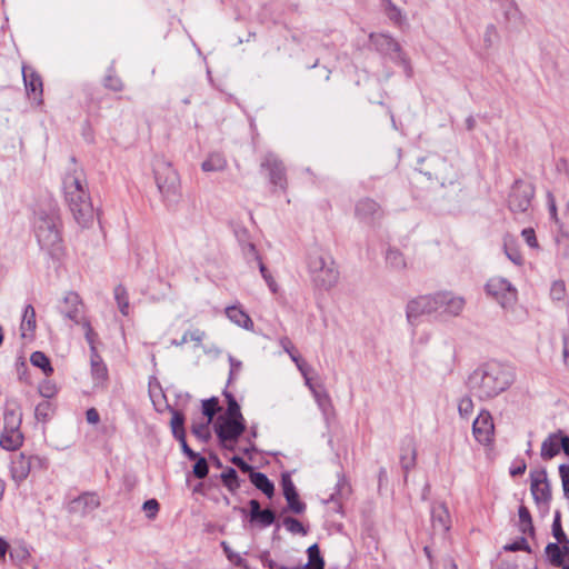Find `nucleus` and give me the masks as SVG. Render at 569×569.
<instances>
[{
  "label": "nucleus",
  "mask_w": 569,
  "mask_h": 569,
  "mask_svg": "<svg viewBox=\"0 0 569 569\" xmlns=\"http://www.w3.org/2000/svg\"><path fill=\"white\" fill-rule=\"evenodd\" d=\"M158 190L166 200H174L179 196L180 179L178 172L168 162H161L154 169Z\"/></svg>",
  "instance_id": "5"
},
{
  "label": "nucleus",
  "mask_w": 569,
  "mask_h": 569,
  "mask_svg": "<svg viewBox=\"0 0 569 569\" xmlns=\"http://www.w3.org/2000/svg\"><path fill=\"white\" fill-rule=\"evenodd\" d=\"M562 360L566 366H569V333L562 336Z\"/></svg>",
  "instance_id": "64"
},
{
  "label": "nucleus",
  "mask_w": 569,
  "mask_h": 569,
  "mask_svg": "<svg viewBox=\"0 0 569 569\" xmlns=\"http://www.w3.org/2000/svg\"><path fill=\"white\" fill-rule=\"evenodd\" d=\"M501 23L506 28H518L523 23L525 16L515 0H498Z\"/></svg>",
  "instance_id": "15"
},
{
  "label": "nucleus",
  "mask_w": 569,
  "mask_h": 569,
  "mask_svg": "<svg viewBox=\"0 0 569 569\" xmlns=\"http://www.w3.org/2000/svg\"><path fill=\"white\" fill-rule=\"evenodd\" d=\"M23 442V435L20 429L3 428L0 435V446L6 450H16Z\"/></svg>",
  "instance_id": "24"
},
{
  "label": "nucleus",
  "mask_w": 569,
  "mask_h": 569,
  "mask_svg": "<svg viewBox=\"0 0 569 569\" xmlns=\"http://www.w3.org/2000/svg\"><path fill=\"white\" fill-rule=\"evenodd\" d=\"M218 400L216 398H210L202 402V412L207 417V421L211 422L214 415L219 410Z\"/></svg>",
  "instance_id": "47"
},
{
  "label": "nucleus",
  "mask_w": 569,
  "mask_h": 569,
  "mask_svg": "<svg viewBox=\"0 0 569 569\" xmlns=\"http://www.w3.org/2000/svg\"><path fill=\"white\" fill-rule=\"evenodd\" d=\"M211 422H208L207 420L201 423H193L192 425V433L200 440L207 441L210 438V429L209 425Z\"/></svg>",
  "instance_id": "48"
},
{
  "label": "nucleus",
  "mask_w": 569,
  "mask_h": 569,
  "mask_svg": "<svg viewBox=\"0 0 569 569\" xmlns=\"http://www.w3.org/2000/svg\"><path fill=\"white\" fill-rule=\"evenodd\" d=\"M549 297L556 303H560L563 306L568 305V295H567L565 281H562V280L552 281V283L550 286Z\"/></svg>",
  "instance_id": "32"
},
{
  "label": "nucleus",
  "mask_w": 569,
  "mask_h": 569,
  "mask_svg": "<svg viewBox=\"0 0 569 569\" xmlns=\"http://www.w3.org/2000/svg\"><path fill=\"white\" fill-rule=\"evenodd\" d=\"M486 292L503 309L511 308L517 301V289L505 278L492 277L486 283Z\"/></svg>",
  "instance_id": "6"
},
{
  "label": "nucleus",
  "mask_w": 569,
  "mask_h": 569,
  "mask_svg": "<svg viewBox=\"0 0 569 569\" xmlns=\"http://www.w3.org/2000/svg\"><path fill=\"white\" fill-rule=\"evenodd\" d=\"M298 370L302 375L305 379V385L308 387L311 393H315V391L319 390L322 387L312 383L311 378L309 377V372L311 371L310 366H308L307 363H299Z\"/></svg>",
  "instance_id": "49"
},
{
  "label": "nucleus",
  "mask_w": 569,
  "mask_h": 569,
  "mask_svg": "<svg viewBox=\"0 0 569 569\" xmlns=\"http://www.w3.org/2000/svg\"><path fill=\"white\" fill-rule=\"evenodd\" d=\"M552 535L558 543H563V542L569 543V539L561 527L560 511H556V513H555V519L552 522Z\"/></svg>",
  "instance_id": "43"
},
{
  "label": "nucleus",
  "mask_w": 569,
  "mask_h": 569,
  "mask_svg": "<svg viewBox=\"0 0 569 569\" xmlns=\"http://www.w3.org/2000/svg\"><path fill=\"white\" fill-rule=\"evenodd\" d=\"M535 189L531 183L516 181L508 199V206L513 214L527 213L531 208Z\"/></svg>",
  "instance_id": "7"
},
{
  "label": "nucleus",
  "mask_w": 569,
  "mask_h": 569,
  "mask_svg": "<svg viewBox=\"0 0 569 569\" xmlns=\"http://www.w3.org/2000/svg\"><path fill=\"white\" fill-rule=\"evenodd\" d=\"M386 13L388 18L393 21L396 24H401L403 21V16L399 8H397L393 3L388 2L386 6Z\"/></svg>",
  "instance_id": "54"
},
{
  "label": "nucleus",
  "mask_w": 569,
  "mask_h": 569,
  "mask_svg": "<svg viewBox=\"0 0 569 569\" xmlns=\"http://www.w3.org/2000/svg\"><path fill=\"white\" fill-rule=\"evenodd\" d=\"M214 429L220 441L227 446L238 440L246 429L244 420L219 417Z\"/></svg>",
  "instance_id": "9"
},
{
  "label": "nucleus",
  "mask_w": 569,
  "mask_h": 569,
  "mask_svg": "<svg viewBox=\"0 0 569 569\" xmlns=\"http://www.w3.org/2000/svg\"><path fill=\"white\" fill-rule=\"evenodd\" d=\"M36 311L31 305H27L21 321V336L24 338L27 332H33L36 329Z\"/></svg>",
  "instance_id": "34"
},
{
  "label": "nucleus",
  "mask_w": 569,
  "mask_h": 569,
  "mask_svg": "<svg viewBox=\"0 0 569 569\" xmlns=\"http://www.w3.org/2000/svg\"><path fill=\"white\" fill-rule=\"evenodd\" d=\"M521 236L523 237L525 241L527 242V244L531 248H537L538 247V242H537V239H536V233H535V230L532 228H527V229H523L522 232H521Z\"/></svg>",
  "instance_id": "61"
},
{
  "label": "nucleus",
  "mask_w": 569,
  "mask_h": 569,
  "mask_svg": "<svg viewBox=\"0 0 569 569\" xmlns=\"http://www.w3.org/2000/svg\"><path fill=\"white\" fill-rule=\"evenodd\" d=\"M91 375L97 385L103 383L108 378V369L97 350L90 355Z\"/></svg>",
  "instance_id": "27"
},
{
  "label": "nucleus",
  "mask_w": 569,
  "mask_h": 569,
  "mask_svg": "<svg viewBox=\"0 0 569 569\" xmlns=\"http://www.w3.org/2000/svg\"><path fill=\"white\" fill-rule=\"evenodd\" d=\"M159 502L156 499H149L144 501L142 509L146 512L148 519H154L159 512Z\"/></svg>",
  "instance_id": "57"
},
{
  "label": "nucleus",
  "mask_w": 569,
  "mask_h": 569,
  "mask_svg": "<svg viewBox=\"0 0 569 569\" xmlns=\"http://www.w3.org/2000/svg\"><path fill=\"white\" fill-rule=\"evenodd\" d=\"M559 475L561 478L563 495L566 498H569V465H560Z\"/></svg>",
  "instance_id": "58"
},
{
  "label": "nucleus",
  "mask_w": 569,
  "mask_h": 569,
  "mask_svg": "<svg viewBox=\"0 0 569 569\" xmlns=\"http://www.w3.org/2000/svg\"><path fill=\"white\" fill-rule=\"evenodd\" d=\"M282 489H283V496H293V493L297 492L296 487L289 476H282Z\"/></svg>",
  "instance_id": "62"
},
{
  "label": "nucleus",
  "mask_w": 569,
  "mask_h": 569,
  "mask_svg": "<svg viewBox=\"0 0 569 569\" xmlns=\"http://www.w3.org/2000/svg\"><path fill=\"white\" fill-rule=\"evenodd\" d=\"M283 525H284L286 529L292 533H301V535L306 533V530H305L302 523L295 518L287 517L283 520Z\"/></svg>",
  "instance_id": "55"
},
{
  "label": "nucleus",
  "mask_w": 569,
  "mask_h": 569,
  "mask_svg": "<svg viewBox=\"0 0 569 569\" xmlns=\"http://www.w3.org/2000/svg\"><path fill=\"white\" fill-rule=\"evenodd\" d=\"M308 270L316 286L329 289L339 279V272L330 254L320 249H313L308 254Z\"/></svg>",
  "instance_id": "4"
},
{
  "label": "nucleus",
  "mask_w": 569,
  "mask_h": 569,
  "mask_svg": "<svg viewBox=\"0 0 569 569\" xmlns=\"http://www.w3.org/2000/svg\"><path fill=\"white\" fill-rule=\"evenodd\" d=\"M261 168L268 170L270 182L279 187L281 190H286L287 180L284 174V168L282 162L272 153H268L261 161Z\"/></svg>",
  "instance_id": "14"
},
{
  "label": "nucleus",
  "mask_w": 569,
  "mask_h": 569,
  "mask_svg": "<svg viewBox=\"0 0 569 569\" xmlns=\"http://www.w3.org/2000/svg\"><path fill=\"white\" fill-rule=\"evenodd\" d=\"M437 310L451 317H458L465 309L466 299L451 291L436 292Z\"/></svg>",
  "instance_id": "12"
},
{
  "label": "nucleus",
  "mask_w": 569,
  "mask_h": 569,
  "mask_svg": "<svg viewBox=\"0 0 569 569\" xmlns=\"http://www.w3.org/2000/svg\"><path fill=\"white\" fill-rule=\"evenodd\" d=\"M251 483L259 490H261L268 498H271L274 492L273 483L268 479V477L258 471H251L249 475Z\"/></svg>",
  "instance_id": "29"
},
{
  "label": "nucleus",
  "mask_w": 569,
  "mask_h": 569,
  "mask_svg": "<svg viewBox=\"0 0 569 569\" xmlns=\"http://www.w3.org/2000/svg\"><path fill=\"white\" fill-rule=\"evenodd\" d=\"M417 450L412 439H407L402 442L400 449V462L402 468L408 471L416 465Z\"/></svg>",
  "instance_id": "26"
},
{
  "label": "nucleus",
  "mask_w": 569,
  "mask_h": 569,
  "mask_svg": "<svg viewBox=\"0 0 569 569\" xmlns=\"http://www.w3.org/2000/svg\"><path fill=\"white\" fill-rule=\"evenodd\" d=\"M312 396L323 416H327L332 409V402L329 393L326 391L323 386L319 390L315 391Z\"/></svg>",
  "instance_id": "36"
},
{
  "label": "nucleus",
  "mask_w": 569,
  "mask_h": 569,
  "mask_svg": "<svg viewBox=\"0 0 569 569\" xmlns=\"http://www.w3.org/2000/svg\"><path fill=\"white\" fill-rule=\"evenodd\" d=\"M531 478V493L537 502H547L550 497V486L547 479L545 469L532 471Z\"/></svg>",
  "instance_id": "17"
},
{
  "label": "nucleus",
  "mask_w": 569,
  "mask_h": 569,
  "mask_svg": "<svg viewBox=\"0 0 569 569\" xmlns=\"http://www.w3.org/2000/svg\"><path fill=\"white\" fill-rule=\"evenodd\" d=\"M66 200L76 221L86 227L93 221V206L86 189V178L80 169H73L63 180Z\"/></svg>",
  "instance_id": "2"
},
{
  "label": "nucleus",
  "mask_w": 569,
  "mask_h": 569,
  "mask_svg": "<svg viewBox=\"0 0 569 569\" xmlns=\"http://www.w3.org/2000/svg\"><path fill=\"white\" fill-rule=\"evenodd\" d=\"M258 262H259L260 273H261L262 278L264 279V281L267 282L269 289L273 293L277 292L278 284H277L276 280L273 279L271 273L268 271V269L266 268V266L263 264V262L259 258H258Z\"/></svg>",
  "instance_id": "51"
},
{
  "label": "nucleus",
  "mask_w": 569,
  "mask_h": 569,
  "mask_svg": "<svg viewBox=\"0 0 569 569\" xmlns=\"http://www.w3.org/2000/svg\"><path fill=\"white\" fill-rule=\"evenodd\" d=\"M276 516L272 510L264 509L260 510L253 518L250 519L251 522H258L261 527H269L273 523Z\"/></svg>",
  "instance_id": "44"
},
{
  "label": "nucleus",
  "mask_w": 569,
  "mask_h": 569,
  "mask_svg": "<svg viewBox=\"0 0 569 569\" xmlns=\"http://www.w3.org/2000/svg\"><path fill=\"white\" fill-rule=\"evenodd\" d=\"M513 381L510 367L490 361L476 369L468 379L470 391L481 400L491 399L503 392Z\"/></svg>",
  "instance_id": "1"
},
{
  "label": "nucleus",
  "mask_w": 569,
  "mask_h": 569,
  "mask_svg": "<svg viewBox=\"0 0 569 569\" xmlns=\"http://www.w3.org/2000/svg\"><path fill=\"white\" fill-rule=\"evenodd\" d=\"M46 459L39 456H26L20 453L11 462L12 479L20 483L26 480L32 468H44Z\"/></svg>",
  "instance_id": "8"
},
{
  "label": "nucleus",
  "mask_w": 569,
  "mask_h": 569,
  "mask_svg": "<svg viewBox=\"0 0 569 569\" xmlns=\"http://www.w3.org/2000/svg\"><path fill=\"white\" fill-rule=\"evenodd\" d=\"M39 393L46 398L50 399L57 393V387L53 382L46 380L39 385Z\"/></svg>",
  "instance_id": "56"
},
{
  "label": "nucleus",
  "mask_w": 569,
  "mask_h": 569,
  "mask_svg": "<svg viewBox=\"0 0 569 569\" xmlns=\"http://www.w3.org/2000/svg\"><path fill=\"white\" fill-rule=\"evenodd\" d=\"M221 546H222V548H223V551H224V553H226L227 558H228L231 562H233L236 566H239V567L244 566V562H246V561H244V559H243L241 556H239V555L234 553V552L230 549V547L227 545V542H226V541H222V542H221Z\"/></svg>",
  "instance_id": "59"
},
{
  "label": "nucleus",
  "mask_w": 569,
  "mask_h": 569,
  "mask_svg": "<svg viewBox=\"0 0 569 569\" xmlns=\"http://www.w3.org/2000/svg\"><path fill=\"white\" fill-rule=\"evenodd\" d=\"M22 74L28 94L40 101L42 94V80L40 76L27 67L22 68Z\"/></svg>",
  "instance_id": "22"
},
{
  "label": "nucleus",
  "mask_w": 569,
  "mask_h": 569,
  "mask_svg": "<svg viewBox=\"0 0 569 569\" xmlns=\"http://www.w3.org/2000/svg\"><path fill=\"white\" fill-rule=\"evenodd\" d=\"M431 523L435 532L446 533L451 526L450 515L445 503H436L431 508Z\"/></svg>",
  "instance_id": "19"
},
{
  "label": "nucleus",
  "mask_w": 569,
  "mask_h": 569,
  "mask_svg": "<svg viewBox=\"0 0 569 569\" xmlns=\"http://www.w3.org/2000/svg\"><path fill=\"white\" fill-rule=\"evenodd\" d=\"M519 530L525 535L532 536L535 532L531 515L526 506H520L518 510Z\"/></svg>",
  "instance_id": "35"
},
{
  "label": "nucleus",
  "mask_w": 569,
  "mask_h": 569,
  "mask_svg": "<svg viewBox=\"0 0 569 569\" xmlns=\"http://www.w3.org/2000/svg\"><path fill=\"white\" fill-rule=\"evenodd\" d=\"M22 422V410L20 405L14 400L6 402L3 413V428L20 429Z\"/></svg>",
  "instance_id": "21"
},
{
  "label": "nucleus",
  "mask_w": 569,
  "mask_h": 569,
  "mask_svg": "<svg viewBox=\"0 0 569 569\" xmlns=\"http://www.w3.org/2000/svg\"><path fill=\"white\" fill-rule=\"evenodd\" d=\"M280 345L282 346L283 350L290 356L291 360L296 363L297 368H299V363H306L297 353L289 338H281Z\"/></svg>",
  "instance_id": "46"
},
{
  "label": "nucleus",
  "mask_w": 569,
  "mask_h": 569,
  "mask_svg": "<svg viewBox=\"0 0 569 569\" xmlns=\"http://www.w3.org/2000/svg\"><path fill=\"white\" fill-rule=\"evenodd\" d=\"M549 562L555 567H562L565 557L569 556V543L550 542L546 547Z\"/></svg>",
  "instance_id": "23"
},
{
  "label": "nucleus",
  "mask_w": 569,
  "mask_h": 569,
  "mask_svg": "<svg viewBox=\"0 0 569 569\" xmlns=\"http://www.w3.org/2000/svg\"><path fill=\"white\" fill-rule=\"evenodd\" d=\"M221 479L223 485L229 489V491L234 492L239 489L240 482L237 475V471L232 468L227 469L221 473Z\"/></svg>",
  "instance_id": "41"
},
{
  "label": "nucleus",
  "mask_w": 569,
  "mask_h": 569,
  "mask_svg": "<svg viewBox=\"0 0 569 569\" xmlns=\"http://www.w3.org/2000/svg\"><path fill=\"white\" fill-rule=\"evenodd\" d=\"M33 227L40 248L50 257L59 259L63 254V244L56 210H39L36 213Z\"/></svg>",
  "instance_id": "3"
},
{
  "label": "nucleus",
  "mask_w": 569,
  "mask_h": 569,
  "mask_svg": "<svg viewBox=\"0 0 569 569\" xmlns=\"http://www.w3.org/2000/svg\"><path fill=\"white\" fill-rule=\"evenodd\" d=\"M308 563L305 567L325 568V560L320 555L317 543L310 546L307 550Z\"/></svg>",
  "instance_id": "40"
},
{
  "label": "nucleus",
  "mask_w": 569,
  "mask_h": 569,
  "mask_svg": "<svg viewBox=\"0 0 569 569\" xmlns=\"http://www.w3.org/2000/svg\"><path fill=\"white\" fill-rule=\"evenodd\" d=\"M209 468L204 458H199L193 466V473L197 478L202 479L208 475Z\"/></svg>",
  "instance_id": "60"
},
{
  "label": "nucleus",
  "mask_w": 569,
  "mask_h": 569,
  "mask_svg": "<svg viewBox=\"0 0 569 569\" xmlns=\"http://www.w3.org/2000/svg\"><path fill=\"white\" fill-rule=\"evenodd\" d=\"M560 452L557 431L550 433L541 443L540 456L543 460H550Z\"/></svg>",
  "instance_id": "28"
},
{
  "label": "nucleus",
  "mask_w": 569,
  "mask_h": 569,
  "mask_svg": "<svg viewBox=\"0 0 569 569\" xmlns=\"http://www.w3.org/2000/svg\"><path fill=\"white\" fill-rule=\"evenodd\" d=\"M226 316L228 319L236 323L237 326L247 329L252 330L253 329V322L249 315L242 310L239 306H231L226 308Z\"/></svg>",
  "instance_id": "25"
},
{
  "label": "nucleus",
  "mask_w": 569,
  "mask_h": 569,
  "mask_svg": "<svg viewBox=\"0 0 569 569\" xmlns=\"http://www.w3.org/2000/svg\"><path fill=\"white\" fill-rule=\"evenodd\" d=\"M356 216L362 222L373 224L382 218L383 212L375 200L366 198L357 202Z\"/></svg>",
  "instance_id": "16"
},
{
  "label": "nucleus",
  "mask_w": 569,
  "mask_h": 569,
  "mask_svg": "<svg viewBox=\"0 0 569 569\" xmlns=\"http://www.w3.org/2000/svg\"><path fill=\"white\" fill-rule=\"evenodd\" d=\"M289 509L295 513H302L306 510V505L299 500L298 492L293 493V496L284 497Z\"/></svg>",
  "instance_id": "50"
},
{
  "label": "nucleus",
  "mask_w": 569,
  "mask_h": 569,
  "mask_svg": "<svg viewBox=\"0 0 569 569\" xmlns=\"http://www.w3.org/2000/svg\"><path fill=\"white\" fill-rule=\"evenodd\" d=\"M473 410V402L469 397H463L458 403V411L461 418H469Z\"/></svg>",
  "instance_id": "52"
},
{
  "label": "nucleus",
  "mask_w": 569,
  "mask_h": 569,
  "mask_svg": "<svg viewBox=\"0 0 569 569\" xmlns=\"http://www.w3.org/2000/svg\"><path fill=\"white\" fill-rule=\"evenodd\" d=\"M30 362L40 368L46 376H50L53 372V368L50 365L49 358L41 351H34L31 353Z\"/></svg>",
  "instance_id": "37"
},
{
  "label": "nucleus",
  "mask_w": 569,
  "mask_h": 569,
  "mask_svg": "<svg viewBox=\"0 0 569 569\" xmlns=\"http://www.w3.org/2000/svg\"><path fill=\"white\" fill-rule=\"evenodd\" d=\"M227 399L228 408L226 415H223L222 417L244 420L236 399L231 395H227Z\"/></svg>",
  "instance_id": "45"
},
{
  "label": "nucleus",
  "mask_w": 569,
  "mask_h": 569,
  "mask_svg": "<svg viewBox=\"0 0 569 569\" xmlns=\"http://www.w3.org/2000/svg\"><path fill=\"white\" fill-rule=\"evenodd\" d=\"M386 261L395 270H402L407 266L403 254L397 249H389L387 251Z\"/></svg>",
  "instance_id": "38"
},
{
  "label": "nucleus",
  "mask_w": 569,
  "mask_h": 569,
  "mask_svg": "<svg viewBox=\"0 0 569 569\" xmlns=\"http://www.w3.org/2000/svg\"><path fill=\"white\" fill-rule=\"evenodd\" d=\"M437 311L436 293L417 297L410 300L406 308L407 319L411 325H413L419 317Z\"/></svg>",
  "instance_id": "10"
},
{
  "label": "nucleus",
  "mask_w": 569,
  "mask_h": 569,
  "mask_svg": "<svg viewBox=\"0 0 569 569\" xmlns=\"http://www.w3.org/2000/svg\"><path fill=\"white\" fill-rule=\"evenodd\" d=\"M60 315L70 321H79L84 313V305L81 297L74 291H68L58 303Z\"/></svg>",
  "instance_id": "11"
},
{
  "label": "nucleus",
  "mask_w": 569,
  "mask_h": 569,
  "mask_svg": "<svg viewBox=\"0 0 569 569\" xmlns=\"http://www.w3.org/2000/svg\"><path fill=\"white\" fill-rule=\"evenodd\" d=\"M100 506V499L97 493L86 492L73 499L70 503V508L73 512H80L82 515L89 513L96 510Z\"/></svg>",
  "instance_id": "20"
},
{
  "label": "nucleus",
  "mask_w": 569,
  "mask_h": 569,
  "mask_svg": "<svg viewBox=\"0 0 569 569\" xmlns=\"http://www.w3.org/2000/svg\"><path fill=\"white\" fill-rule=\"evenodd\" d=\"M495 426L489 411L482 410L475 419L472 433L481 445H489L493 439Z\"/></svg>",
  "instance_id": "13"
},
{
  "label": "nucleus",
  "mask_w": 569,
  "mask_h": 569,
  "mask_svg": "<svg viewBox=\"0 0 569 569\" xmlns=\"http://www.w3.org/2000/svg\"><path fill=\"white\" fill-rule=\"evenodd\" d=\"M183 422H184L183 415L180 413L179 411H173L170 425H171L172 433L176 439H179V438H182L186 436L184 429H183Z\"/></svg>",
  "instance_id": "42"
},
{
  "label": "nucleus",
  "mask_w": 569,
  "mask_h": 569,
  "mask_svg": "<svg viewBox=\"0 0 569 569\" xmlns=\"http://www.w3.org/2000/svg\"><path fill=\"white\" fill-rule=\"evenodd\" d=\"M370 42L383 54L401 59V49L399 43L389 34L371 33Z\"/></svg>",
  "instance_id": "18"
},
{
  "label": "nucleus",
  "mask_w": 569,
  "mask_h": 569,
  "mask_svg": "<svg viewBox=\"0 0 569 569\" xmlns=\"http://www.w3.org/2000/svg\"><path fill=\"white\" fill-rule=\"evenodd\" d=\"M113 296L121 315L128 316L130 312V303L127 289L122 284H118L113 290Z\"/></svg>",
  "instance_id": "33"
},
{
  "label": "nucleus",
  "mask_w": 569,
  "mask_h": 569,
  "mask_svg": "<svg viewBox=\"0 0 569 569\" xmlns=\"http://www.w3.org/2000/svg\"><path fill=\"white\" fill-rule=\"evenodd\" d=\"M499 38L498 29L495 24L490 23L486 27L483 41L487 47H491Z\"/></svg>",
  "instance_id": "53"
},
{
  "label": "nucleus",
  "mask_w": 569,
  "mask_h": 569,
  "mask_svg": "<svg viewBox=\"0 0 569 569\" xmlns=\"http://www.w3.org/2000/svg\"><path fill=\"white\" fill-rule=\"evenodd\" d=\"M503 249L508 259L517 266L523 263L522 254L517 246V241L511 236H506L503 239Z\"/></svg>",
  "instance_id": "31"
},
{
  "label": "nucleus",
  "mask_w": 569,
  "mask_h": 569,
  "mask_svg": "<svg viewBox=\"0 0 569 569\" xmlns=\"http://www.w3.org/2000/svg\"><path fill=\"white\" fill-rule=\"evenodd\" d=\"M227 168L226 158L218 152L211 153L208 158L201 163V169L204 172H217L223 171Z\"/></svg>",
  "instance_id": "30"
},
{
  "label": "nucleus",
  "mask_w": 569,
  "mask_h": 569,
  "mask_svg": "<svg viewBox=\"0 0 569 569\" xmlns=\"http://www.w3.org/2000/svg\"><path fill=\"white\" fill-rule=\"evenodd\" d=\"M54 408L48 400L41 401L36 406L34 418L37 421L47 422L52 416Z\"/></svg>",
  "instance_id": "39"
},
{
  "label": "nucleus",
  "mask_w": 569,
  "mask_h": 569,
  "mask_svg": "<svg viewBox=\"0 0 569 569\" xmlns=\"http://www.w3.org/2000/svg\"><path fill=\"white\" fill-rule=\"evenodd\" d=\"M557 435L560 450L562 449L566 455H569V437L561 430H558Z\"/></svg>",
  "instance_id": "63"
}]
</instances>
